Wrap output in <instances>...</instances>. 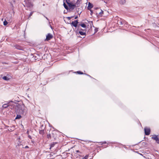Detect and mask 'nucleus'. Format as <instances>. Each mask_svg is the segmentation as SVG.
Masks as SVG:
<instances>
[{"label":"nucleus","mask_w":159,"mask_h":159,"mask_svg":"<svg viewBox=\"0 0 159 159\" xmlns=\"http://www.w3.org/2000/svg\"><path fill=\"white\" fill-rule=\"evenodd\" d=\"M21 117V116L19 115H17L15 119H20Z\"/></svg>","instance_id":"nucleus-20"},{"label":"nucleus","mask_w":159,"mask_h":159,"mask_svg":"<svg viewBox=\"0 0 159 159\" xmlns=\"http://www.w3.org/2000/svg\"><path fill=\"white\" fill-rule=\"evenodd\" d=\"M11 102H12V101L9 102L8 104H4L2 105V107L4 108L8 107V108H10L11 109H14V107H15V105L13 103L11 104Z\"/></svg>","instance_id":"nucleus-2"},{"label":"nucleus","mask_w":159,"mask_h":159,"mask_svg":"<svg viewBox=\"0 0 159 159\" xmlns=\"http://www.w3.org/2000/svg\"><path fill=\"white\" fill-rule=\"evenodd\" d=\"M91 12V14L92 13H93V11H92L91 10V9H90V10H89Z\"/></svg>","instance_id":"nucleus-35"},{"label":"nucleus","mask_w":159,"mask_h":159,"mask_svg":"<svg viewBox=\"0 0 159 159\" xmlns=\"http://www.w3.org/2000/svg\"><path fill=\"white\" fill-rule=\"evenodd\" d=\"M53 37V36L51 34L49 33L46 36V38L45 40L46 41H48L50 40Z\"/></svg>","instance_id":"nucleus-11"},{"label":"nucleus","mask_w":159,"mask_h":159,"mask_svg":"<svg viewBox=\"0 0 159 159\" xmlns=\"http://www.w3.org/2000/svg\"><path fill=\"white\" fill-rule=\"evenodd\" d=\"M14 47L17 49L21 50H23V48L19 45H15Z\"/></svg>","instance_id":"nucleus-14"},{"label":"nucleus","mask_w":159,"mask_h":159,"mask_svg":"<svg viewBox=\"0 0 159 159\" xmlns=\"http://www.w3.org/2000/svg\"><path fill=\"white\" fill-rule=\"evenodd\" d=\"M81 1V0H77V1L76 2V4H80Z\"/></svg>","instance_id":"nucleus-23"},{"label":"nucleus","mask_w":159,"mask_h":159,"mask_svg":"<svg viewBox=\"0 0 159 159\" xmlns=\"http://www.w3.org/2000/svg\"><path fill=\"white\" fill-rule=\"evenodd\" d=\"M29 132L28 130L27 132H26V133L28 134L29 135Z\"/></svg>","instance_id":"nucleus-36"},{"label":"nucleus","mask_w":159,"mask_h":159,"mask_svg":"<svg viewBox=\"0 0 159 159\" xmlns=\"http://www.w3.org/2000/svg\"><path fill=\"white\" fill-rule=\"evenodd\" d=\"M47 137L48 139H51V134H47Z\"/></svg>","instance_id":"nucleus-22"},{"label":"nucleus","mask_w":159,"mask_h":159,"mask_svg":"<svg viewBox=\"0 0 159 159\" xmlns=\"http://www.w3.org/2000/svg\"><path fill=\"white\" fill-rule=\"evenodd\" d=\"M43 16H44L48 20H49V19H48L46 16H45L44 15H43Z\"/></svg>","instance_id":"nucleus-32"},{"label":"nucleus","mask_w":159,"mask_h":159,"mask_svg":"<svg viewBox=\"0 0 159 159\" xmlns=\"http://www.w3.org/2000/svg\"><path fill=\"white\" fill-rule=\"evenodd\" d=\"M78 30H79L80 31H83V29H81L80 27H78Z\"/></svg>","instance_id":"nucleus-25"},{"label":"nucleus","mask_w":159,"mask_h":159,"mask_svg":"<svg viewBox=\"0 0 159 159\" xmlns=\"http://www.w3.org/2000/svg\"><path fill=\"white\" fill-rule=\"evenodd\" d=\"M93 5L90 2H89L88 3V5L87 7L88 9V10H90V9H91L93 8Z\"/></svg>","instance_id":"nucleus-15"},{"label":"nucleus","mask_w":159,"mask_h":159,"mask_svg":"<svg viewBox=\"0 0 159 159\" xmlns=\"http://www.w3.org/2000/svg\"><path fill=\"white\" fill-rule=\"evenodd\" d=\"M119 3L121 4H124L125 3V0H120Z\"/></svg>","instance_id":"nucleus-18"},{"label":"nucleus","mask_w":159,"mask_h":159,"mask_svg":"<svg viewBox=\"0 0 159 159\" xmlns=\"http://www.w3.org/2000/svg\"><path fill=\"white\" fill-rule=\"evenodd\" d=\"M78 22L77 20H75L74 21H72L71 23V24L73 26L75 27H77V26L78 27Z\"/></svg>","instance_id":"nucleus-13"},{"label":"nucleus","mask_w":159,"mask_h":159,"mask_svg":"<svg viewBox=\"0 0 159 159\" xmlns=\"http://www.w3.org/2000/svg\"><path fill=\"white\" fill-rule=\"evenodd\" d=\"M66 3L68 5L69 9L71 11L73 10L75 7H78L79 6L80 4H76V2L75 3H73V1L71 2H67Z\"/></svg>","instance_id":"nucleus-1"},{"label":"nucleus","mask_w":159,"mask_h":159,"mask_svg":"<svg viewBox=\"0 0 159 159\" xmlns=\"http://www.w3.org/2000/svg\"><path fill=\"white\" fill-rule=\"evenodd\" d=\"M152 139L155 140L157 143H159V138L157 137V136L154 135L153 137H152Z\"/></svg>","instance_id":"nucleus-12"},{"label":"nucleus","mask_w":159,"mask_h":159,"mask_svg":"<svg viewBox=\"0 0 159 159\" xmlns=\"http://www.w3.org/2000/svg\"><path fill=\"white\" fill-rule=\"evenodd\" d=\"M81 26L82 27L84 28L83 30V31H85L86 29V25L84 23H82L80 24H79L78 25V27Z\"/></svg>","instance_id":"nucleus-10"},{"label":"nucleus","mask_w":159,"mask_h":159,"mask_svg":"<svg viewBox=\"0 0 159 159\" xmlns=\"http://www.w3.org/2000/svg\"><path fill=\"white\" fill-rule=\"evenodd\" d=\"M78 18V16H76L75 17V19H77V18Z\"/></svg>","instance_id":"nucleus-37"},{"label":"nucleus","mask_w":159,"mask_h":159,"mask_svg":"<svg viewBox=\"0 0 159 159\" xmlns=\"http://www.w3.org/2000/svg\"><path fill=\"white\" fill-rule=\"evenodd\" d=\"M33 12H31L30 14V15H29V18H30V17L31 16H32L33 14Z\"/></svg>","instance_id":"nucleus-27"},{"label":"nucleus","mask_w":159,"mask_h":159,"mask_svg":"<svg viewBox=\"0 0 159 159\" xmlns=\"http://www.w3.org/2000/svg\"><path fill=\"white\" fill-rule=\"evenodd\" d=\"M106 143H107L106 142V141H104V142H102L101 144L102 145V144H106Z\"/></svg>","instance_id":"nucleus-31"},{"label":"nucleus","mask_w":159,"mask_h":159,"mask_svg":"<svg viewBox=\"0 0 159 159\" xmlns=\"http://www.w3.org/2000/svg\"><path fill=\"white\" fill-rule=\"evenodd\" d=\"M89 24H90V25H93V22H92V21H89Z\"/></svg>","instance_id":"nucleus-30"},{"label":"nucleus","mask_w":159,"mask_h":159,"mask_svg":"<svg viewBox=\"0 0 159 159\" xmlns=\"http://www.w3.org/2000/svg\"><path fill=\"white\" fill-rule=\"evenodd\" d=\"M23 107L21 108L19 114H22L24 115H25L26 114L27 110L26 108H25L24 107V105H23Z\"/></svg>","instance_id":"nucleus-6"},{"label":"nucleus","mask_w":159,"mask_h":159,"mask_svg":"<svg viewBox=\"0 0 159 159\" xmlns=\"http://www.w3.org/2000/svg\"><path fill=\"white\" fill-rule=\"evenodd\" d=\"M86 31H79V33L81 35H86Z\"/></svg>","instance_id":"nucleus-17"},{"label":"nucleus","mask_w":159,"mask_h":159,"mask_svg":"<svg viewBox=\"0 0 159 159\" xmlns=\"http://www.w3.org/2000/svg\"><path fill=\"white\" fill-rule=\"evenodd\" d=\"M65 0H63V6L64 7V8L67 10H68L69 9V7L67 5H66V4Z\"/></svg>","instance_id":"nucleus-16"},{"label":"nucleus","mask_w":159,"mask_h":159,"mask_svg":"<svg viewBox=\"0 0 159 159\" xmlns=\"http://www.w3.org/2000/svg\"><path fill=\"white\" fill-rule=\"evenodd\" d=\"M144 132L145 134L146 135H148L150 134V128L145 127L144 128Z\"/></svg>","instance_id":"nucleus-9"},{"label":"nucleus","mask_w":159,"mask_h":159,"mask_svg":"<svg viewBox=\"0 0 159 159\" xmlns=\"http://www.w3.org/2000/svg\"><path fill=\"white\" fill-rule=\"evenodd\" d=\"M43 127V125H42L39 128V134L42 135H43L44 134V128L43 129L42 127Z\"/></svg>","instance_id":"nucleus-8"},{"label":"nucleus","mask_w":159,"mask_h":159,"mask_svg":"<svg viewBox=\"0 0 159 159\" xmlns=\"http://www.w3.org/2000/svg\"><path fill=\"white\" fill-rule=\"evenodd\" d=\"M89 156L88 155H86L83 158L84 159H87L88 158Z\"/></svg>","instance_id":"nucleus-26"},{"label":"nucleus","mask_w":159,"mask_h":159,"mask_svg":"<svg viewBox=\"0 0 159 159\" xmlns=\"http://www.w3.org/2000/svg\"><path fill=\"white\" fill-rule=\"evenodd\" d=\"M72 17H73V16H72V17H68V19H69V20H70L71 18H72Z\"/></svg>","instance_id":"nucleus-34"},{"label":"nucleus","mask_w":159,"mask_h":159,"mask_svg":"<svg viewBox=\"0 0 159 159\" xmlns=\"http://www.w3.org/2000/svg\"><path fill=\"white\" fill-rule=\"evenodd\" d=\"M76 152H80V151H79V150H76Z\"/></svg>","instance_id":"nucleus-38"},{"label":"nucleus","mask_w":159,"mask_h":159,"mask_svg":"<svg viewBox=\"0 0 159 159\" xmlns=\"http://www.w3.org/2000/svg\"><path fill=\"white\" fill-rule=\"evenodd\" d=\"M77 73L79 74H83L84 73L82 72H81L80 71H77Z\"/></svg>","instance_id":"nucleus-24"},{"label":"nucleus","mask_w":159,"mask_h":159,"mask_svg":"<svg viewBox=\"0 0 159 159\" xmlns=\"http://www.w3.org/2000/svg\"><path fill=\"white\" fill-rule=\"evenodd\" d=\"M28 137L30 139H32V137H31V136L29 134L28 135Z\"/></svg>","instance_id":"nucleus-29"},{"label":"nucleus","mask_w":159,"mask_h":159,"mask_svg":"<svg viewBox=\"0 0 159 159\" xmlns=\"http://www.w3.org/2000/svg\"><path fill=\"white\" fill-rule=\"evenodd\" d=\"M98 31V29L97 28H95V32H94V34L96 33Z\"/></svg>","instance_id":"nucleus-28"},{"label":"nucleus","mask_w":159,"mask_h":159,"mask_svg":"<svg viewBox=\"0 0 159 159\" xmlns=\"http://www.w3.org/2000/svg\"><path fill=\"white\" fill-rule=\"evenodd\" d=\"M12 78V76L9 75L7 74L6 76L2 77V79L8 81L10 80Z\"/></svg>","instance_id":"nucleus-7"},{"label":"nucleus","mask_w":159,"mask_h":159,"mask_svg":"<svg viewBox=\"0 0 159 159\" xmlns=\"http://www.w3.org/2000/svg\"><path fill=\"white\" fill-rule=\"evenodd\" d=\"M23 104L20 105L18 104L16 106L15 105V107H14L15 111L16 113L19 114L21 108L23 107Z\"/></svg>","instance_id":"nucleus-3"},{"label":"nucleus","mask_w":159,"mask_h":159,"mask_svg":"<svg viewBox=\"0 0 159 159\" xmlns=\"http://www.w3.org/2000/svg\"><path fill=\"white\" fill-rule=\"evenodd\" d=\"M84 74L86 75H87L88 76H89V77H91V76L90 75H87V74H85V73Z\"/></svg>","instance_id":"nucleus-39"},{"label":"nucleus","mask_w":159,"mask_h":159,"mask_svg":"<svg viewBox=\"0 0 159 159\" xmlns=\"http://www.w3.org/2000/svg\"><path fill=\"white\" fill-rule=\"evenodd\" d=\"M120 20H118L117 21V24L118 25H124L125 26L127 25V22L123 19H120Z\"/></svg>","instance_id":"nucleus-5"},{"label":"nucleus","mask_w":159,"mask_h":159,"mask_svg":"<svg viewBox=\"0 0 159 159\" xmlns=\"http://www.w3.org/2000/svg\"><path fill=\"white\" fill-rule=\"evenodd\" d=\"M7 24V22L6 20H5L3 22V25L5 26H6Z\"/></svg>","instance_id":"nucleus-21"},{"label":"nucleus","mask_w":159,"mask_h":159,"mask_svg":"<svg viewBox=\"0 0 159 159\" xmlns=\"http://www.w3.org/2000/svg\"><path fill=\"white\" fill-rule=\"evenodd\" d=\"M25 6L27 7L31 8L33 6V0H25Z\"/></svg>","instance_id":"nucleus-4"},{"label":"nucleus","mask_w":159,"mask_h":159,"mask_svg":"<svg viewBox=\"0 0 159 159\" xmlns=\"http://www.w3.org/2000/svg\"><path fill=\"white\" fill-rule=\"evenodd\" d=\"M29 147L28 146H26L25 147V148H29Z\"/></svg>","instance_id":"nucleus-33"},{"label":"nucleus","mask_w":159,"mask_h":159,"mask_svg":"<svg viewBox=\"0 0 159 159\" xmlns=\"http://www.w3.org/2000/svg\"><path fill=\"white\" fill-rule=\"evenodd\" d=\"M57 143H51L50 145V149H51V148L53 147H54V145H55V144H56Z\"/></svg>","instance_id":"nucleus-19"}]
</instances>
